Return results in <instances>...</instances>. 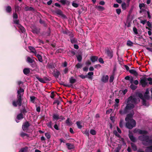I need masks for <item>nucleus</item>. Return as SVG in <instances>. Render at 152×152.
<instances>
[{
	"mask_svg": "<svg viewBox=\"0 0 152 152\" xmlns=\"http://www.w3.org/2000/svg\"><path fill=\"white\" fill-rule=\"evenodd\" d=\"M105 52L108 55V56L110 57H112L113 56L112 51L111 50L108 49H107L105 50Z\"/></svg>",
	"mask_w": 152,
	"mask_h": 152,
	"instance_id": "nucleus-15",
	"label": "nucleus"
},
{
	"mask_svg": "<svg viewBox=\"0 0 152 152\" xmlns=\"http://www.w3.org/2000/svg\"><path fill=\"white\" fill-rule=\"evenodd\" d=\"M134 132L140 134H146L148 133V132L146 131L136 129L134 130Z\"/></svg>",
	"mask_w": 152,
	"mask_h": 152,
	"instance_id": "nucleus-8",
	"label": "nucleus"
},
{
	"mask_svg": "<svg viewBox=\"0 0 152 152\" xmlns=\"http://www.w3.org/2000/svg\"><path fill=\"white\" fill-rule=\"evenodd\" d=\"M138 96L142 100V104L143 105L146 107H148L149 105V104L148 102H146L145 99H148L150 98V96L148 94H144L143 96L141 93H139L138 94Z\"/></svg>",
	"mask_w": 152,
	"mask_h": 152,
	"instance_id": "nucleus-6",
	"label": "nucleus"
},
{
	"mask_svg": "<svg viewBox=\"0 0 152 152\" xmlns=\"http://www.w3.org/2000/svg\"><path fill=\"white\" fill-rule=\"evenodd\" d=\"M28 149V148L27 147H25L21 148L19 152H26L27 151Z\"/></svg>",
	"mask_w": 152,
	"mask_h": 152,
	"instance_id": "nucleus-21",
	"label": "nucleus"
},
{
	"mask_svg": "<svg viewBox=\"0 0 152 152\" xmlns=\"http://www.w3.org/2000/svg\"><path fill=\"white\" fill-rule=\"evenodd\" d=\"M146 49L150 52L152 51V48L147 47L146 48Z\"/></svg>",
	"mask_w": 152,
	"mask_h": 152,
	"instance_id": "nucleus-63",
	"label": "nucleus"
},
{
	"mask_svg": "<svg viewBox=\"0 0 152 152\" xmlns=\"http://www.w3.org/2000/svg\"><path fill=\"white\" fill-rule=\"evenodd\" d=\"M76 66L77 68H80L82 67V65L80 63H78Z\"/></svg>",
	"mask_w": 152,
	"mask_h": 152,
	"instance_id": "nucleus-47",
	"label": "nucleus"
},
{
	"mask_svg": "<svg viewBox=\"0 0 152 152\" xmlns=\"http://www.w3.org/2000/svg\"><path fill=\"white\" fill-rule=\"evenodd\" d=\"M133 31L134 32V34H135L136 35L138 34L137 29V28L136 27H134L133 28Z\"/></svg>",
	"mask_w": 152,
	"mask_h": 152,
	"instance_id": "nucleus-37",
	"label": "nucleus"
},
{
	"mask_svg": "<svg viewBox=\"0 0 152 152\" xmlns=\"http://www.w3.org/2000/svg\"><path fill=\"white\" fill-rule=\"evenodd\" d=\"M112 110H113L112 109H109L107 110L106 112V113L107 114L110 113L112 112Z\"/></svg>",
	"mask_w": 152,
	"mask_h": 152,
	"instance_id": "nucleus-50",
	"label": "nucleus"
},
{
	"mask_svg": "<svg viewBox=\"0 0 152 152\" xmlns=\"http://www.w3.org/2000/svg\"><path fill=\"white\" fill-rule=\"evenodd\" d=\"M24 90L23 89L20 88V89L17 91V99L13 101L12 104L15 107L17 106L20 107L21 105L22 102V97L23 96Z\"/></svg>",
	"mask_w": 152,
	"mask_h": 152,
	"instance_id": "nucleus-2",
	"label": "nucleus"
},
{
	"mask_svg": "<svg viewBox=\"0 0 152 152\" xmlns=\"http://www.w3.org/2000/svg\"><path fill=\"white\" fill-rule=\"evenodd\" d=\"M29 126V123L28 122H26L24 123L22 126V129L23 130L25 131L26 130L28 127Z\"/></svg>",
	"mask_w": 152,
	"mask_h": 152,
	"instance_id": "nucleus-11",
	"label": "nucleus"
},
{
	"mask_svg": "<svg viewBox=\"0 0 152 152\" xmlns=\"http://www.w3.org/2000/svg\"><path fill=\"white\" fill-rule=\"evenodd\" d=\"M30 72V69L28 68H26L23 70V72L26 75L28 74Z\"/></svg>",
	"mask_w": 152,
	"mask_h": 152,
	"instance_id": "nucleus-17",
	"label": "nucleus"
},
{
	"mask_svg": "<svg viewBox=\"0 0 152 152\" xmlns=\"http://www.w3.org/2000/svg\"><path fill=\"white\" fill-rule=\"evenodd\" d=\"M134 84L137 85L139 83V82L137 80H136L134 81Z\"/></svg>",
	"mask_w": 152,
	"mask_h": 152,
	"instance_id": "nucleus-62",
	"label": "nucleus"
},
{
	"mask_svg": "<svg viewBox=\"0 0 152 152\" xmlns=\"http://www.w3.org/2000/svg\"><path fill=\"white\" fill-rule=\"evenodd\" d=\"M56 13L59 15H62V12L60 10H58L56 12Z\"/></svg>",
	"mask_w": 152,
	"mask_h": 152,
	"instance_id": "nucleus-40",
	"label": "nucleus"
},
{
	"mask_svg": "<svg viewBox=\"0 0 152 152\" xmlns=\"http://www.w3.org/2000/svg\"><path fill=\"white\" fill-rule=\"evenodd\" d=\"M94 74V73L92 72H89L88 73V75L87 77L89 78H91V76L93 75Z\"/></svg>",
	"mask_w": 152,
	"mask_h": 152,
	"instance_id": "nucleus-31",
	"label": "nucleus"
},
{
	"mask_svg": "<svg viewBox=\"0 0 152 152\" xmlns=\"http://www.w3.org/2000/svg\"><path fill=\"white\" fill-rule=\"evenodd\" d=\"M148 81L149 82V84L152 85V78L150 77L148 78L144 77L141 78L140 83L142 87H144L148 84Z\"/></svg>",
	"mask_w": 152,
	"mask_h": 152,
	"instance_id": "nucleus-7",
	"label": "nucleus"
},
{
	"mask_svg": "<svg viewBox=\"0 0 152 152\" xmlns=\"http://www.w3.org/2000/svg\"><path fill=\"white\" fill-rule=\"evenodd\" d=\"M130 87L132 89L134 90L137 88V86L132 83L130 86Z\"/></svg>",
	"mask_w": 152,
	"mask_h": 152,
	"instance_id": "nucleus-33",
	"label": "nucleus"
},
{
	"mask_svg": "<svg viewBox=\"0 0 152 152\" xmlns=\"http://www.w3.org/2000/svg\"><path fill=\"white\" fill-rule=\"evenodd\" d=\"M54 128L56 130H59V129L58 127V125L56 124H55L54 126Z\"/></svg>",
	"mask_w": 152,
	"mask_h": 152,
	"instance_id": "nucleus-54",
	"label": "nucleus"
},
{
	"mask_svg": "<svg viewBox=\"0 0 152 152\" xmlns=\"http://www.w3.org/2000/svg\"><path fill=\"white\" fill-rule=\"evenodd\" d=\"M6 10L7 12H10L12 11V8L10 6H8L6 8Z\"/></svg>",
	"mask_w": 152,
	"mask_h": 152,
	"instance_id": "nucleus-28",
	"label": "nucleus"
},
{
	"mask_svg": "<svg viewBox=\"0 0 152 152\" xmlns=\"http://www.w3.org/2000/svg\"><path fill=\"white\" fill-rule=\"evenodd\" d=\"M27 62L29 63H32V64L31 66L32 67H33L34 66H35L34 65V60L32 59L31 58H27Z\"/></svg>",
	"mask_w": 152,
	"mask_h": 152,
	"instance_id": "nucleus-14",
	"label": "nucleus"
},
{
	"mask_svg": "<svg viewBox=\"0 0 152 152\" xmlns=\"http://www.w3.org/2000/svg\"><path fill=\"white\" fill-rule=\"evenodd\" d=\"M91 64V62L90 61H88L86 63V64L87 65H89Z\"/></svg>",
	"mask_w": 152,
	"mask_h": 152,
	"instance_id": "nucleus-61",
	"label": "nucleus"
},
{
	"mask_svg": "<svg viewBox=\"0 0 152 152\" xmlns=\"http://www.w3.org/2000/svg\"><path fill=\"white\" fill-rule=\"evenodd\" d=\"M20 135L23 137H24L25 136H26V137H28L29 136L28 134L23 132H22L21 133Z\"/></svg>",
	"mask_w": 152,
	"mask_h": 152,
	"instance_id": "nucleus-27",
	"label": "nucleus"
},
{
	"mask_svg": "<svg viewBox=\"0 0 152 152\" xmlns=\"http://www.w3.org/2000/svg\"><path fill=\"white\" fill-rule=\"evenodd\" d=\"M133 44V43L130 40H128L127 41V45L129 46H132Z\"/></svg>",
	"mask_w": 152,
	"mask_h": 152,
	"instance_id": "nucleus-30",
	"label": "nucleus"
},
{
	"mask_svg": "<svg viewBox=\"0 0 152 152\" xmlns=\"http://www.w3.org/2000/svg\"><path fill=\"white\" fill-rule=\"evenodd\" d=\"M109 78L108 75H104L102 76L101 78V81L104 83H106L108 81Z\"/></svg>",
	"mask_w": 152,
	"mask_h": 152,
	"instance_id": "nucleus-10",
	"label": "nucleus"
},
{
	"mask_svg": "<svg viewBox=\"0 0 152 152\" xmlns=\"http://www.w3.org/2000/svg\"><path fill=\"white\" fill-rule=\"evenodd\" d=\"M121 7L123 10H125L126 7V4L124 2L121 5Z\"/></svg>",
	"mask_w": 152,
	"mask_h": 152,
	"instance_id": "nucleus-32",
	"label": "nucleus"
},
{
	"mask_svg": "<svg viewBox=\"0 0 152 152\" xmlns=\"http://www.w3.org/2000/svg\"><path fill=\"white\" fill-rule=\"evenodd\" d=\"M60 74V73L58 71H57L56 72H54V75L55 77L56 78H57L58 77Z\"/></svg>",
	"mask_w": 152,
	"mask_h": 152,
	"instance_id": "nucleus-23",
	"label": "nucleus"
},
{
	"mask_svg": "<svg viewBox=\"0 0 152 152\" xmlns=\"http://www.w3.org/2000/svg\"><path fill=\"white\" fill-rule=\"evenodd\" d=\"M36 110L37 112H39L40 111V107L38 106L36 108Z\"/></svg>",
	"mask_w": 152,
	"mask_h": 152,
	"instance_id": "nucleus-59",
	"label": "nucleus"
},
{
	"mask_svg": "<svg viewBox=\"0 0 152 152\" xmlns=\"http://www.w3.org/2000/svg\"><path fill=\"white\" fill-rule=\"evenodd\" d=\"M48 67L50 69H53L54 68V66L53 64H49L48 65Z\"/></svg>",
	"mask_w": 152,
	"mask_h": 152,
	"instance_id": "nucleus-42",
	"label": "nucleus"
},
{
	"mask_svg": "<svg viewBox=\"0 0 152 152\" xmlns=\"http://www.w3.org/2000/svg\"><path fill=\"white\" fill-rule=\"evenodd\" d=\"M114 78V77L113 75L111 76L110 77V78L109 79V82L110 83H112V82H113V80Z\"/></svg>",
	"mask_w": 152,
	"mask_h": 152,
	"instance_id": "nucleus-44",
	"label": "nucleus"
},
{
	"mask_svg": "<svg viewBox=\"0 0 152 152\" xmlns=\"http://www.w3.org/2000/svg\"><path fill=\"white\" fill-rule=\"evenodd\" d=\"M113 132L114 134H115L116 136H117L118 137H120V135L118 133L117 131L114 130V131Z\"/></svg>",
	"mask_w": 152,
	"mask_h": 152,
	"instance_id": "nucleus-45",
	"label": "nucleus"
},
{
	"mask_svg": "<svg viewBox=\"0 0 152 152\" xmlns=\"http://www.w3.org/2000/svg\"><path fill=\"white\" fill-rule=\"evenodd\" d=\"M97 8L100 10H104V8L102 7V6H99L97 7Z\"/></svg>",
	"mask_w": 152,
	"mask_h": 152,
	"instance_id": "nucleus-60",
	"label": "nucleus"
},
{
	"mask_svg": "<svg viewBox=\"0 0 152 152\" xmlns=\"http://www.w3.org/2000/svg\"><path fill=\"white\" fill-rule=\"evenodd\" d=\"M129 136L130 140L132 142H136L137 139L133 136L132 134L129 133Z\"/></svg>",
	"mask_w": 152,
	"mask_h": 152,
	"instance_id": "nucleus-12",
	"label": "nucleus"
},
{
	"mask_svg": "<svg viewBox=\"0 0 152 152\" xmlns=\"http://www.w3.org/2000/svg\"><path fill=\"white\" fill-rule=\"evenodd\" d=\"M22 112L23 113H25L27 112V111L25 108H23L22 109Z\"/></svg>",
	"mask_w": 152,
	"mask_h": 152,
	"instance_id": "nucleus-55",
	"label": "nucleus"
},
{
	"mask_svg": "<svg viewBox=\"0 0 152 152\" xmlns=\"http://www.w3.org/2000/svg\"><path fill=\"white\" fill-rule=\"evenodd\" d=\"M133 113L128 114L125 118V120L127 122L126 126L128 128L131 129L136 126L135 121L132 118Z\"/></svg>",
	"mask_w": 152,
	"mask_h": 152,
	"instance_id": "nucleus-4",
	"label": "nucleus"
},
{
	"mask_svg": "<svg viewBox=\"0 0 152 152\" xmlns=\"http://www.w3.org/2000/svg\"><path fill=\"white\" fill-rule=\"evenodd\" d=\"M76 124L78 128L80 129L82 127V126L81 125V123L80 122H76Z\"/></svg>",
	"mask_w": 152,
	"mask_h": 152,
	"instance_id": "nucleus-25",
	"label": "nucleus"
},
{
	"mask_svg": "<svg viewBox=\"0 0 152 152\" xmlns=\"http://www.w3.org/2000/svg\"><path fill=\"white\" fill-rule=\"evenodd\" d=\"M20 8L18 6H15V10L16 11H18L19 10Z\"/></svg>",
	"mask_w": 152,
	"mask_h": 152,
	"instance_id": "nucleus-53",
	"label": "nucleus"
},
{
	"mask_svg": "<svg viewBox=\"0 0 152 152\" xmlns=\"http://www.w3.org/2000/svg\"><path fill=\"white\" fill-rule=\"evenodd\" d=\"M23 118V115L21 113L18 114L17 116V118L16 119V121L17 123L19 122V120Z\"/></svg>",
	"mask_w": 152,
	"mask_h": 152,
	"instance_id": "nucleus-13",
	"label": "nucleus"
},
{
	"mask_svg": "<svg viewBox=\"0 0 152 152\" xmlns=\"http://www.w3.org/2000/svg\"><path fill=\"white\" fill-rule=\"evenodd\" d=\"M31 101L33 103H35V100L36 98L34 96H31L30 97Z\"/></svg>",
	"mask_w": 152,
	"mask_h": 152,
	"instance_id": "nucleus-24",
	"label": "nucleus"
},
{
	"mask_svg": "<svg viewBox=\"0 0 152 152\" xmlns=\"http://www.w3.org/2000/svg\"><path fill=\"white\" fill-rule=\"evenodd\" d=\"M36 78L40 82L42 83H45V80L42 78L39 77L38 75H36L35 76Z\"/></svg>",
	"mask_w": 152,
	"mask_h": 152,
	"instance_id": "nucleus-16",
	"label": "nucleus"
},
{
	"mask_svg": "<svg viewBox=\"0 0 152 152\" xmlns=\"http://www.w3.org/2000/svg\"><path fill=\"white\" fill-rule=\"evenodd\" d=\"M71 41L72 43H75L76 42V40L74 38H72L71 39Z\"/></svg>",
	"mask_w": 152,
	"mask_h": 152,
	"instance_id": "nucleus-46",
	"label": "nucleus"
},
{
	"mask_svg": "<svg viewBox=\"0 0 152 152\" xmlns=\"http://www.w3.org/2000/svg\"><path fill=\"white\" fill-rule=\"evenodd\" d=\"M47 126L50 128H52V123L51 121H50L48 123H47Z\"/></svg>",
	"mask_w": 152,
	"mask_h": 152,
	"instance_id": "nucleus-34",
	"label": "nucleus"
},
{
	"mask_svg": "<svg viewBox=\"0 0 152 152\" xmlns=\"http://www.w3.org/2000/svg\"><path fill=\"white\" fill-rule=\"evenodd\" d=\"M146 151L148 152H152V145L147 147Z\"/></svg>",
	"mask_w": 152,
	"mask_h": 152,
	"instance_id": "nucleus-26",
	"label": "nucleus"
},
{
	"mask_svg": "<svg viewBox=\"0 0 152 152\" xmlns=\"http://www.w3.org/2000/svg\"><path fill=\"white\" fill-rule=\"evenodd\" d=\"M131 144L132 149L134 151H136L137 149L136 145L133 143H131Z\"/></svg>",
	"mask_w": 152,
	"mask_h": 152,
	"instance_id": "nucleus-20",
	"label": "nucleus"
},
{
	"mask_svg": "<svg viewBox=\"0 0 152 152\" xmlns=\"http://www.w3.org/2000/svg\"><path fill=\"white\" fill-rule=\"evenodd\" d=\"M139 100L136 99L134 96H130L127 99L126 105L123 110L121 109L119 111V113L121 115L126 113L129 110L133 109L134 107V104L137 103Z\"/></svg>",
	"mask_w": 152,
	"mask_h": 152,
	"instance_id": "nucleus-1",
	"label": "nucleus"
},
{
	"mask_svg": "<svg viewBox=\"0 0 152 152\" xmlns=\"http://www.w3.org/2000/svg\"><path fill=\"white\" fill-rule=\"evenodd\" d=\"M146 22V20H141L140 21V23H142L143 25L145 24Z\"/></svg>",
	"mask_w": 152,
	"mask_h": 152,
	"instance_id": "nucleus-58",
	"label": "nucleus"
},
{
	"mask_svg": "<svg viewBox=\"0 0 152 152\" xmlns=\"http://www.w3.org/2000/svg\"><path fill=\"white\" fill-rule=\"evenodd\" d=\"M66 145L69 149H71L73 148V146L71 144L69 143H67L66 144Z\"/></svg>",
	"mask_w": 152,
	"mask_h": 152,
	"instance_id": "nucleus-22",
	"label": "nucleus"
},
{
	"mask_svg": "<svg viewBox=\"0 0 152 152\" xmlns=\"http://www.w3.org/2000/svg\"><path fill=\"white\" fill-rule=\"evenodd\" d=\"M28 49L31 53L34 54L35 56H37V57H42V56L39 54H37V52L35 48L32 46H29Z\"/></svg>",
	"mask_w": 152,
	"mask_h": 152,
	"instance_id": "nucleus-9",
	"label": "nucleus"
},
{
	"mask_svg": "<svg viewBox=\"0 0 152 152\" xmlns=\"http://www.w3.org/2000/svg\"><path fill=\"white\" fill-rule=\"evenodd\" d=\"M18 18L17 15L15 13H14L13 14V23L14 24H16L17 26L21 30V32L23 33L25 31V29L19 23V21L17 20Z\"/></svg>",
	"mask_w": 152,
	"mask_h": 152,
	"instance_id": "nucleus-5",
	"label": "nucleus"
},
{
	"mask_svg": "<svg viewBox=\"0 0 152 152\" xmlns=\"http://www.w3.org/2000/svg\"><path fill=\"white\" fill-rule=\"evenodd\" d=\"M83 133L86 134L88 136L89 135V132L88 130L87 129H86L85 131H83Z\"/></svg>",
	"mask_w": 152,
	"mask_h": 152,
	"instance_id": "nucleus-35",
	"label": "nucleus"
},
{
	"mask_svg": "<svg viewBox=\"0 0 152 152\" xmlns=\"http://www.w3.org/2000/svg\"><path fill=\"white\" fill-rule=\"evenodd\" d=\"M147 24L148 26L149 27H150V28L152 26H151V23L149 21H148V22H147Z\"/></svg>",
	"mask_w": 152,
	"mask_h": 152,
	"instance_id": "nucleus-57",
	"label": "nucleus"
},
{
	"mask_svg": "<svg viewBox=\"0 0 152 152\" xmlns=\"http://www.w3.org/2000/svg\"><path fill=\"white\" fill-rule=\"evenodd\" d=\"M90 133L93 135H94L96 134V132L94 129H91L90 131Z\"/></svg>",
	"mask_w": 152,
	"mask_h": 152,
	"instance_id": "nucleus-39",
	"label": "nucleus"
},
{
	"mask_svg": "<svg viewBox=\"0 0 152 152\" xmlns=\"http://www.w3.org/2000/svg\"><path fill=\"white\" fill-rule=\"evenodd\" d=\"M129 72L135 76H136L137 75V72L134 69H130L129 70Z\"/></svg>",
	"mask_w": 152,
	"mask_h": 152,
	"instance_id": "nucleus-18",
	"label": "nucleus"
},
{
	"mask_svg": "<svg viewBox=\"0 0 152 152\" xmlns=\"http://www.w3.org/2000/svg\"><path fill=\"white\" fill-rule=\"evenodd\" d=\"M45 135L47 139H49L50 137V136L49 133H46L45 134Z\"/></svg>",
	"mask_w": 152,
	"mask_h": 152,
	"instance_id": "nucleus-43",
	"label": "nucleus"
},
{
	"mask_svg": "<svg viewBox=\"0 0 152 152\" xmlns=\"http://www.w3.org/2000/svg\"><path fill=\"white\" fill-rule=\"evenodd\" d=\"M138 138L145 146H148L152 145V136L143 135L139 136Z\"/></svg>",
	"mask_w": 152,
	"mask_h": 152,
	"instance_id": "nucleus-3",
	"label": "nucleus"
},
{
	"mask_svg": "<svg viewBox=\"0 0 152 152\" xmlns=\"http://www.w3.org/2000/svg\"><path fill=\"white\" fill-rule=\"evenodd\" d=\"M116 12L119 15L120 14L121 12V10L120 9H117L116 10Z\"/></svg>",
	"mask_w": 152,
	"mask_h": 152,
	"instance_id": "nucleus-51",
	"label": "nucleus"
},
{
	"mask_svg": "<svg viewBox=\"0 0 152 152\" xmlns=\"http://www.w3.org/2000/svg\"><path fill=\"white\" fill-rule=\"evenodd\" d=\"M124 123V121L123 120H121L119 123V126L121 128H122Z\"/></svg>",
	"mask_w": 152,
	"mask_h": 152,
	"instance_id": "nucleus-38",
	"label": "nucleus"
},
{
	"mask_svg": "<svg viewBox=\"0 0 152 152\" xmlns=\"http://www.w3.org/2000/svg\"><path fill=\"white\" fill-rule=\"evenodd\" d=\"M121 149V146H118L116 148V149L114 151L115 152H119Z\"/></svg>",
	"mask_w": 152,
	"mask_h": 152,
	"instance_id": "nucleus-36",
	"label": "nucleus"
},
{
	"mask_svg": "<svg viewBox=\"0 0 152 152\" xmlns=\"http://www.w3.org/2000/svg\"><path fill=\"white\" fill-rule=\"evenodd\" d=\"M145 5L143 3L140 4H139V7L140 9L142 7H144Z\"/></svg>",
	"mask_w": 152,
	"mask_h": 152,
	"instance_id": "nucleus-56",
	"label": "nucleus"
},
{
	"mask_svg": "<svg viewBox=\"0 0 152 152\" xmlns=\"http://www.w3.org/2000/svg\"><path fill=\"white\" fill-rule=\"evenodd\" d=\"M72 5L74 7H77L78 6V4L75 3L73 2L72 3Z\"/></svg>",
	"mask_w": 152,
	"mask_h": 152,
	"instance_id": "nucleus-49",
	"label": "nucleus"
},
{
	"mask_svg": "<svg viewBox=\"0 0 152 152\" xmlns=\"http://www.w3.org/2000/svg\"><path fill=\"white\" fill-rule=\"evenodd\" d=\"M53 120L57 121L59 119V116L57 114H54L53 116Z\"/></svg>",
	"mask_w": 152,
	"mask_h": 152,
	"instance_id": "nucleus-19",
	"label": "nucleus"
},
{
	"mask_svg": "<svg viewBox=\"0 0 152 152\" xmlns=\"http://www.w3.org/2000/svg\"><path fill=\"white\" fill-rule=\"evenodd\" d=\"M76 81V80L73 77H71L70 79V83H74Z\"/></svg>",
	"mask_w": 152,
	"mask_h": 152,
	"instance_id": "nucleus-29",
	"label": "nucleus"
},
{
	"mask_svg": "<svg viewBox=\"0 0 152 152\" xmlns=\"http://www.w3.org/2000/svg\"><path fill=\"white\" fill-rule=\"evenodd\" d=\"M146 49L150 52L152 51V48L147 47L146 48Z\"/></svg>",
	"mask_w": 152,
	"mask_h": 152,
	"instance_id": "nucleus-64",
	"label": "nucleus"
},
{
	"mask_svg": "<svg viewBox=\"0 0 152 152\" xmlns=\"http://www.w3.org/2000/svg\"><path fill=\"white\" fill-rule=\"evenodd\" d=\"M98 58H91V60L92 62H94L97 61Z\"/></svg>",
	"mask_w": 152,
	"mask_h": 152,
	"instance_id": "nucleus-41",
	"label": "nucleus"
},
{
	"mask_svg": "<svg viewBox=\"0 0 152 152\" xmlns=\"http://www.w3.org/2000/svg\"><path fill=\"white\" fill-rule=\"evenodd\" d=\"M98 60L99 62L103 64L104 63V61L102 58H100L98 59Z\"/></svg>",
	"mask_w": 152,
	"mask_h": 152,
	"instance_id": "nucleus-48",
	"label": "nucleus"
},
{
	"mask_svg": "<svg viewBox=\"0 0 152 152\" xmlns=\"http://www.w3.org/2000/svg\"><path fill=\"white\" fill-rule=\"evenodd\" d=\"M79 77L82 79H84L86 77H87V75H79Z\"/></svg>",
	"mask_w": 152,
	"mask_h": 152,
	"instance_id": "nucleus-52",
	"label": "nucleus"
}]
</instances>
